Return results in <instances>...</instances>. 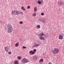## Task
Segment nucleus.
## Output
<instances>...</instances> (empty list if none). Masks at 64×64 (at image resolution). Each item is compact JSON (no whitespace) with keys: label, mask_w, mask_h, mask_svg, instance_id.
Listing matches in <instances>:
<instances>
[{"label":"nucleus","mask_w":64,"mask_h":64,"mask_svg":"<svg viewBox=\"0 0 64 64\" xmlns=\"http://www.w3.org/2000/svg\"><path fill=\"white\" fill-rule=\"evenodd\" d=\"M22 10H24V11H26V9L25 8H24V7L22 6Z\"/></svg>","instance_id":"obj_18"},{"label":"nucleus","mask_w":64,"mask_h":64,"mask_svg":"<svg viewBox=\"0 0 64 64\" xmlns=\"http://www.w3.org/2000/svg\"><path fill=\"white\" fill-rule=\"evenodd\" d=\"M4 50L7 52H8V49L9 48L8 47H6L4 48Z\"/></svg>","instance_id":"obj_12"},{"label":"nucleus","mask_w":64,"mask_h":64,"mask_svg":"<svg viewBox=\"0 0 64 64\" xmlns=\"http://www.w3.org/2000/svg\"><path fill=\"white\" fill-rule=\"evenodd\" d=\"M12 52H8V54L9 55H11V54Z\"/></svg>","instance_id":"obj_24"},{"label":"nucleus","mask_w":64,"mask_h":64,"mask_svg":"<svg viewBox=\"0 0 64 64\" xmlns=\"http://www.w3.org/2000/svg\"><path fill=\"white\" fill-rule=\"evenodd\" d=\"M44 34L42 32H41L38 34V36H40V37L41 36H44Z\"/></svg>","instance_id":"obj_9"},{"label":"nucleus","mask_w":64,"mask_h":64,"mask_svg":"<svg viewBox=\"0 0 64 64\" xmlns=\"http://www.w3.org/2000/svg\"><path fill=\"white\" fill-rule=\"evenodd\" d=\"M60 51L59 49L57 48H54V50H52V52L54 55H56V54L58 53Z\"/></svg>","instance_id":"obj_3"},{"label":"nucleus","mask_w":64,"mask_h":64,"mask_svg":"<svg viewBox=\"0 0 64 64\" xmlns=\"http://www.w3.org/2000/svg\"><path fill=\"white\" fill-rule=\"evenodd\" d=\"M19 46V44L18 43H16L15 45V46L16 47H18Z\"/></svg>","instance_id":"obj_20"},{"label":"nucleus","mask_w":64,"mask_h":64,"mask_svg":"<svg viewBox=\"0 0 64 64\" xmlns=\"http://www.w3.org/2000/svg\"><path fill=\"white\" fill-rule=\"evenodd\" d=\"M33 51L32 53V55H33L34 54V53H35V52L37 51V50L36 49H34L33 50Z\"/></svg>","instance_id":"obj_13"},{"label":"nucleus","mask_w":64,"mask_h":64,"mask_svg":"<svg viewBox=\"0 0 64 64\" xmlns=\"http://www.w3.org/2000/svg\"><path fill=\"white\" fill-rule=\"evenodd\" d=\"M33 51L32 50H31L29 52V53L30 54H32V52H33Z\"/></svg>","instance_id":"obj_27"},{"label":"nucleus","mask_w":64,"mask_h":64,"mask_svg":"<svg viewBox=\"0 0 64 64\" xmlns=\"http://www.w3.org/2000/svg\"><path fill=\"white\" fill-rule=\"evenodd\" d=\"M63 4V2L62 1L59 2H58V6H60Z\"/></svg>","instance_id":"obj_8"},{"label":"nucleus","mask_w":64,"mask_h":64,"mask_svg":"<svg viewBox=\"0 0 64 64\" xmlns=\"http://www.w3.org/2000/svg\"><path fill=\"white\" fill-rule=\"evenodd\" d=\"M38 3L39 4H41V3H43V0H38Z\"/></svg>","instance_id":"obj_7"},{"label":"nucleus","mask_w":64,"mask_h":64,"mask_svg":"<svg viewBox=\"0 0 64 64\" xmlns=\"http://www.w3.org/2000/svg\"><path fill=\"white\" fill-rule=\"evenodd\" d=\"M44 35L46 38H49V34H46Z\"/></svg>","instance_id":"obj_14"},{"label":"nucleus","mask_w":64,"mask_h":64,"mask_svg":"<svg viewBox=\"0 0 64 64\" xmlns=\"http://www.w3.org/2000/svg\"><path fill=\"white\" fill-rule=\"evenodd\" d=\"M37 27L38 28H40V25H38L37 26Z\"/></svg>","instance_id":"obj_23"},{"label":"nucleus","mask_w":64,"mask_h":64,"mask_svg":"<svg viewBox=\"0 0 64 64\" xmlns=\"http://www.w3.org/2000/svg\"><path fill=\"white\" fill-rule=\"evenodd\" d=\"M18 59H19V60H20V59H21V57L20 56H18Z\"/></svg>","instance_id":"obj_26"},{"label":"nucleus","mask_w":64,"mask_h":64,"mask_svg":"<svg viewBox=\"0 0 64 64\" xmlns=\"http://www.w3.org/2000/svg\"><path fill=\"white\" fill-rule=\"evenodd\" d=\"M34 11L35 12H36V11H37V8L36 7H34Z\"/></svg>","instance_id":"obj_19"},{"label":"nucleus","mask_w":64,"mask_h":64,"mask_svg":"<svg viewBox=\"0 0 64 64\" xmlns=\"http://www.w3.org/2000/svg\"><path fill=\"white\" fill-rule=\"evenodd\" d=\"M44 15V14L43 13H42L41 14V15H42V16H43Z\"/></svg>","instance_id":"obj_28"},{"label":"nucleus","mask_w":64,"mask_h":64,"mask_svg":"<svg viewBox=\"0 0 64 64\" xmlns=\"http://www.w3.org/2000/svg\"><path fill=\"white\" fill-rule=\"evenodd\" d=\"M23 49H25L26 48V47L25 46H24L23 47Z\"/></svg>","instance_id":"obj_30"},{"label":"nucleus","mask_w":64,"mask_h":64,"mask_svg":"<svg viewBox=\"0 0 64 64\" xmlns=\"http://www.w3.org/2000/svg\"><path fill=\"white\" fill-rule=\"evenodd\" d=\"M23 12H20L18 10H15L12 12L11 14L12 15H17L19 14H23Z\"/></svg>","instance_id":"obj_1"},{"label":"nucleus","mask_w":64,"mask_h":64,"mask_svg":"<svg viewBox=\"0 0 64 64\" xmlns=\"http://www.w3.org/2000/svg\"><path fill=\"white\" fill-rule=\"evenodd\" d=\"M29 60L25 58H24L22 60V63H26L27 62H28Z\"/></svg>","instance_id":"obj_4"},{"label":"nucleus","mask_w":64,"mask_h":64,"mask_svg":"<svg viewBox=\"0 0 64 64\" xmlns=\"http://www.w3.org/2000/svg\"><path fill=\"white\" fill-rule=\"evenodd\" d=\"M33 58L34 60H37V58H38V56H34Z\"/></svg>","instance_id":"obj_11"},{"label":"nucleus","mask_w":64,"mask_h":64,"mask_svg":"<svg viewBox=\"0 0 64 64\" xmlns=\"http://www.w3.org/2000/svg\"><path fill=\"white\" fill-rule=\"evenodd\" d=\"M19 24H23V22L21 21L19 22Z\"/></svg>","instance_id":"obj_25"},{"label":"nucleus","mask_w":64,"mask_h":64,"mask_svg":"<svg viewBox=\"0 0 64 64\" xmlns=\"http://www.w3.org/2000/svg\"><path fill=\"white\" fill-rule=\"evenodd\" d=\"M32 16L33 17H35L36 16V13L35 12H34L32 14Z\"/></svg>","instance_id":"obj_15"},{"label":"nucleus","mask_w":64,"mask_h":64,"mask_svg":"<svg viewBox=\"0 0 64 64\" xmlns=\"http://www.w3.org/2000/svg\"><path fill=\"white\" fill-rule=\"evenodd\" d=\"M62 0H60V1H62Z\"/></svg>","instance_id":"obj_33"},{"label":"nucleus","mask_w":64,"mask_h":64,"mask_svg":"<svg viewBox=\"0 0 64 64\" xmlns=\"http://www.w3.org/2000/svg\"><path fill=\"white\" fill-rule=\"evenodd\" d=\"M42 22L44 23H46V20L44 18Z\"/></svg>","instance_id":"obj_17"},{"label":"nucleus","mask_w":64,"mask_h":64,"mask_svg":"<svg viewBox=\"0 0 64 64\" xmlns=\"http://www.w3.org/2000/svg\"><path fill=\"white\" fill-rule=\"evenodd\" d=\"M44 18H39V20L40 21H42V20H43Z\"/></svg>","instance_id":"obj_21"},{"label":"nucleus","mask_w":64,"mask_h":64,"mask_svg":"<svg viewBox=\"0 0 64 64\" xmlns=\"http://www.w3.org/2000/svg\"><path fill=\"white\" fill-rule=\"evenodd\" d=\"M48 64H52V63L51 62H50Z\"/></svg>","instance_id":"obj_31"},{"label":"nucleus","mask_w":64,"mask_h":64,"mask_svg":"<svg viewBox=\"0 0 64 64\" xmlns=\"http://www.w3.org/2000/svg\"><path fill=\"white\" fill-rule=\"evenodd\" d=\"M30 6H28L27 7V8L28 9H30Z\"/></svg>","instance_id":"obj_29"},{"label":"nucleus","mask_w":64,"mask_h":64,"mask_svg":"<svg viewBox=\"0 0 64 64\" xmlns=\"http://www.w3.org/2000/svg\"><path fill=\"white\" fill-rule=\"evenodd\" d=\"M0 22H2V21H0Z\"/></svg>","instance_id":"obj_32"},{"label":"nucleus","mask_w":64,"mask_h":64,"mask_svg":"<svg viewBox=\"0 0 64 64\" xmlns=\"http://www.w3.org/2000/svg\"><path fill=\"white\" fill-rule=\"evenodd\" d=\"M39 46H40V44H38L37 43H35L34 45L32 46V48H34V47H38Z\"/></svg>","instance_id":"obj_6"},{"label":"nucleus","mask_w":64,"mask_h":64,"mask_svg":"<svg viewBox=\"0 0 64 64\" xmlns=\"http://www.w3.org/2000/svg\"><path fill=\"white\" fill-rule=\"evenodd\" d=\"M39 62H43V59H40V60Z\"/></svg>","instance_id":"obj_22"},{"label":"nucleus","mask_w":64,"mask_h":64,"mask_svg":"<svg viewBox=\"0 0 64 64\" xmlns=\"http://www.w3.org/2000/svg\"><path fill=\"white\" fill-rule=\"evenodd\" d=\"M39 38L40 39V40H45V38H44V37L43 36H40Z\"/></svg>","instance_id":"obj_10"},{"label":"nucleus","mask_w":64,"mask_h":64,"mask_svg":"<svg viewBox=\"0 0 64 64\" xmlns=\"http://www.w3.org/2000/svg\"><path fill=\"white\" fill-rule=\"evenodd\" d=\"M63 36H64V34H60L58 37L59 39L62 40V39H63Z\"/></svg>","instance_id":"obj_5"},{"label":"nucleus","mask_w":64,"mask_h":64,"mask_svg":"<svg viewBox=\"0 0 64 64\" xmlns=\"http://www.w3.org/2000/svg\"><path fill=\"white\" fill-rule=\"evenodd\" d=\"M8 28L7 30V32L9 33H11L13 31V30L12 26L11 25L8 26Z\"/></svg>","instance_id":"obj_2"},{"label":"nucleus","mask_w":64,"mask_h":64,"mask_svg":"<svg viewBox=\"0 0 64 64\" xmlns=\"http://www.w3.org/2000/svg\"><path fill=\"white\" fill-rule=\"evenodd\" d=\"M14 64H18V61L15 60L14 62Z\"/></svg>","instance_id":"obj_16"}]
</instances>
